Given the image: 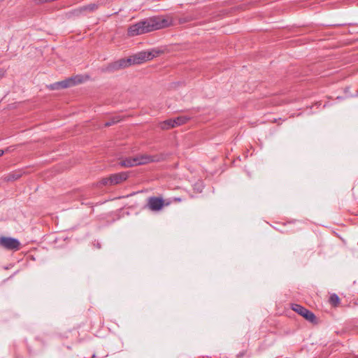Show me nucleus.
<instances>
[{"instance_id":"obj_1","label":"nucleus","mask_w":358,"mask_h":358,"mask_svg":"<svg viewBox=\"0 0 358 358\" xmlns=\"http://www.w3.org/2000/svg\"><path fill=\"white\" fill-rule=\"evenodd\" d=\"M171 24H133L128 28V36L133 37L168 27Z\"/></svg>"},{"instance_id":"obj_2","label":"nucleus","mask_w":358,"mask_h":358,"mask_svg":"<svg viewBox=\"0 0 358 358\" xmlns=\"http://www.w3.org/2000/svg\"><path fill=\"white\" fill-rule=\"evenodd\" d=\"M162 157L157 155H141L134 157H127L121 160L119 164L122 167H132L134 166L145 164L150 162H159Z\"/></svg>"},{"instance_id":"obj_3","label":"nucleus","mask_w":358,"mask_h":358,"mask_svg":"<svg viewBox=\"0 0 358 358\" xmlns=\"http://www.w3.org/2000/svg\"><path fill=\"white\" fill-rule=\"evenodd\" d=\"M160 52L155 50L142 51L130 57L132 64H138L150 60L159 55Z\"/></svg>"},{"instance_id":"obj_4","label":"nucleus","mask_w":358,"mask_h":358,"mask_svg":"<svg viewBox=\"0 0 358 358\" xmlns=\"http://www.w3.org/2000/svg\"><path fill=\"white\" fill-rule=\"evenodd\" d=\"M81 78L79 76L69 78L64 80L57 82L50 85L51 90L65 89L81 83Z\"/></svg>"},{"instance_id":"obj_5","label":"nucleus","mask_w":358,"mask_h":358,"mask_svg":"<svg viewBox=\"0 0 358 358\" xmlns=\"http://www.w3.org/2000/svg\"><path fill=\"white\" fill-rule=\"evenodd\" d=\"M292 309L299 315L303 317L308 321L312 323H315L316 322V317L315 314L305 307L297 303H294L292 305Z\"/></svg>"},{"instance_id":"obj_6","label":"nucleus","mask_w":358,"mask_h":358,"mask_svg":"<svg viewBox=\"0 0 358 358\" xmlns=\"http://www.w3.org/2000/svg\"><path fill=\"white\" fill-rule=\"evenodd\" d=\"M0 245L6 250L16 251L20 249V243L17 238L2 236L0 237Z\"/></svg>"},{"instance_id":"obj_7","label":"nucleus","mask_w":358,"mask_h":358,"mask_svg":"<svg viewBox=\"0 0 358 358\" xmlns=\"http://www.w3.org/2000/svg\"><path fill=\"white\" fill-rule=\"evenodd\" d=\"M148 207L152 211H159L164 206V201L162 198L151 196L148 201Z\"/></svg>"},{"instance_id":"obj_8","label":"nucleus","mask_w":358,"mask_h":358,"mask_svg":"<svg viewBox=\"0 0 358 358\" xmlns=\"http://www.w3.org/2000/svg\"><path fill=\"white\" fill-rule=\"evenodd\" d=\"M132 65L130 57L128 58L120 59L113 63H111L108 66L109 71H116L120 69H124Z\"/></svg>"},{"instance_id":"obj_9","label":"nucleus","mask_w":358,"mask_h":358,"mask_svg":"<svg viewBox=\"0 0 358 358\" xmlns=\"http://www.w3.org/2000/svg\"><path fill=\"white\" fill-rule=\"evenodd\" d=\"M174 20L171 16L158 15L153 16L147 20H141L139 22H173Z\"/></svg>"},{"instance_id":"obj_10","label":"nucleus","mask_w":358,"mask_h":358,"mask_svg":"<svg viewBox=\"0 0 358 358\" xmlns=\"http://www.w3.org/2000/svg\"><path fill=\"white\" fill-rule=\"evenodd\" d=\"M128 178V173L120 172L110 175L112 185H117L126 180Z\"/></svg>"},{"instance_id":"obj_11","label":"nucleus","mask_w":358,"mask_h":358,"mask_svg":"<svg viewBox=\"0 0 358 358\" xmlns=\"http://www.w3.org/2000/svg\"><path fill=\"white\" fill-rule=\"evenodd\" d=\"M174 122L175 120H173V119L166 120L160 123V128L162 129L167 130L176 127Z\"/></svg>"},{"instance_id":"obj_12","label":"nucleus","mask_w":358,"mask_h":358,"mask_svg":"<svg viewBox=\"0 0 358 358\" xmlns=\"http://www.w3.org/2000/svg\"><path fill=\"white\" fill-rule=\"evenodd\" d=\"M173 120H175L174 123L176 127H177L185 124L189 120V117L187 116H179Z\"/></svg>"},{"instance_id":"obj_13","label":"nucleus","mask_w":358,"mask_h":358,"mask_svg":"<svg viewBox=\"0 0 358 358\" xmlns=\"http://www.w3.org/2000/svg\"><path fill=\"white\" fill-rule=\"evenodd\" d=\"M95 8H96V6L95 4L90 5L88 6L81 8L80 9L74 10L73 11V14L76 15H79L84 10H86L88 9L90 10H93Z\"/></svg>"},{"instance_id":"obj_14","label":"nucleus","mask_w":358,"mask_h":358,"mask_svg":"<svg viewBox=\"0 0 358 358\" xmlns=\"http://www.w3.org/2000/svg\"><path fill=\"white\" fill-rule=\"evenodd\" d=\"M340 299L338 295L336 294H333L329 297V303L334 306H337V305L339 303Z\"/></svg>"},{"instance_id":"obj_15","label":"nucleus","mask_w":358,"mask_h":358,"mask_svg":"<svg viewBox=\"0 0 358 358\" xmlns=\"http://www.w3.org/2000/svg\"><path fill=\"white\" fill-rule=\"evenodd\" d=\"M102 185H112L110 176L108 178H103L100 181Z\"/></svg>"},{"instance_id":"obj_16","label":"nucleus","mask_w":358,"mask_h":358,"mask_svg":"<svg viewBox=\"0 0 358 358\" xmlns=\"http://www.w3.org/2000/svg\"><path fill=\"white\" fill-rule=\"evenodd\" d=\"M119 121H120V120L117 119V117H113L111 120H110L108 122H106L104 124V126L105 127H110V126L113 125L114 124L118 122Z\"/></svg>"},{"instance_id":"obj_17","label":"nucleus","mask_w":358,"mask_h":358,"mask_svg":"<svg viewBox=\"0 0 358 358\" xmlns=\"http://www.w3.org/2000/svg\"><path fill=\"white\" fill-rule=\"evenodd\" d=\"M20 177V176L19 174L13 173V174L9 175L8 180H15L18 179Z\"/></svg>"},{"instance_id":"obj_18","label":"nucleus","mask_w":358,"mask_h":358,"mask_svg":"<svg viewBox=\"0 0 358 358\" xmlns=\"http://www.w3.org/2000/svg\"><path fill=\"white\" fill-rule=\"evenodd\" d=\"M4 153V151L3 150H0V157L2 156Z\"/></svg>"},{"instance_id":"obj_19","label":"nucleus","mask_w":358,"mask_h":358,"mask_svg":"<svg viewBox=\"0 0 358 358\" xmlns=\"http://www.w3.org/2000/svg\"><path fill=\"white\" fill-rule=\"evenodd\" d=\"M3 76V72L0 70V78L2 77Z\"/></svg>"},{"instance_id":"obj_20","label":"nucleus","mask_w":358,"mask_h":358,"mask_svg":"<svg viewBox=\"0 0 358 358\" xmlns=\"http://www.w3.org/2000/svg\"><path fill=\"white\" fill-rule=\"evenodd\" d=\"M175 200L178 201H181V199L180 198H176Z\"/></svg>"},{"instance_id":"obj_21","label":"nucleus","mask_w":358,"mask_h":358,"mask_svg":"<svg viewBox=\"0 0 358 358\" xmlns=\"http://www.w3.org/2000/svg\"><path fill=\"white\" fill-rule=\"evenodd\" d=\"M96 357V355L94 354L92 357V358H95Z\"/></svg>"},{"instance_id":"obj_22","label":"nucleus","mask_w":358,"mask_h":358,"mask_svg":"<svg viewBox=\"0 0 358 358\" xmlns=\"http://www.w3.org/2000/svg\"><path fill=\"white\" fill-rule=\"evenodd\" d=\"M97 247H98L99 248H100V245H99V243H98V244H97Z\"/></svg>"},{"instance_id":"obj_23","label":"nucleus","mask_w":358,"mask_h":358,"mask_svg":"<svg viewBox=\"0 0 358 358\" xmlns=\"http://www.w3.org/2000/svg\"><path fill=\"white\" fill-rule=\"evenodd\" d=\"M357 95H358V91H357Z\"/></svg>"}]
</instances>
